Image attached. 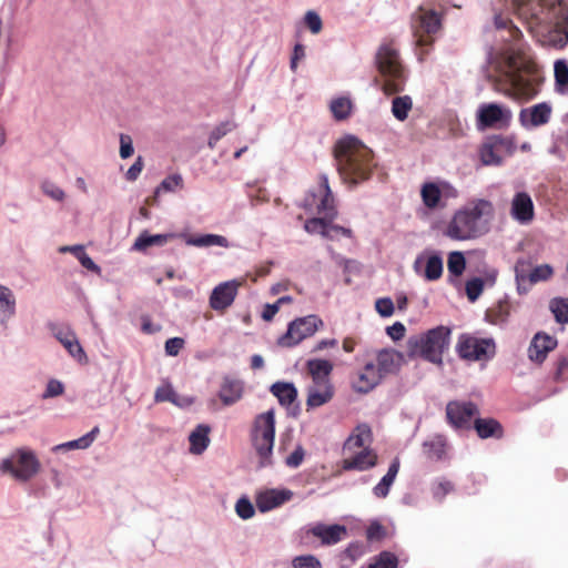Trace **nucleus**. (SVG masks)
Returning <instances> with one entry per match:
<instances>
[{"label":"nucleus","mask_w":568,"mask_h":568,"mask_svg":"<svg viewBox=\"0 0 568 568\" xmlns=\"http://www.w3.org/2000/svg\"><path fill=\"white\" fill-rule=\"evenodd\" d=\"M334 158L342 181L351 187L369 180L375 166L372 151L354 135H346L336 142Z\"/></svg>","instance_id":"obj_1"},{"label":"nucleus","mask_w":568,"mask_h":568,"mask_svg":"<svg viewBox=\"0 0 568 568\" xmlns=\"http://www.w3.org/2000/svg\"><path fill=\"white\" fill-rule=\"evenodd\" d=\"M313 206L321 217L308 219L304 224V230L310 234H321L325 239L335 240V235L329 234V224L337 216V210L328 176L325 173L318 178L317 190L310 192L305 199L304 207Z\"/></svg>","instance_id":"obj_2"},{"label":"nucleus","mask_w":568,"mask_h":568,"mask_svg":"<svg viewBox=\"0 0 568 568\" xmlns=\"http://www.w3.org/2000/svg\"><path fill=\"white\" fill-rule=\"evenodd\" d=\"M450 334L449 327L439 325L426 333L409 336L406 342V354L409 358L422 357L440 365L443 355L449 347Z\"/></svg>","instance_id":"obj_3"},{"label":"nucleus","mask_w":568,"mask_h":568,"mask_svg":"<svg viewBox=\"0 0 568 568\" xmlns=\"http://www.w3.org/2000/svg\"><path fill=\"white\" fill-rule=\"evenodd\" d=\"M275 414L273 409L257 415L251 430V444L257 457V468L273 466Z\"/></svg>","instance_id":"obj_4"},{"label":"nucleus","mask_w":568,"mask_h":568,"mask_svg":"<svg viewBox=\"0 0 568 568\" xmlns=\"http://www.w3.org/2000/svg\"><path fill=\"white\" fill-rule=\"evenodd\" d=\"M375 61L389 90L393 92L403 91L407 77L398 49L393 41L383 42L379 45Z\"/></svg>","instance_id":"obj_5"},{"label":"nucleus","mask_w":568,"mask_h":568,"mask_svg":"<svg viewBox=\"0 0 568 568\" xmlns=\"http://www.w3.org/2000/svg\"><path fill=\"white\" fill-rule=\"evenodd\" d=\"M490 207L487 201H480L471 209L457 211L448 223L445 234L458 241L475 239L480 235L478 223L484 214V207Z\"/></svg>","instance_id":"obj_6"},{"label":"nucleus","mask_w":568,"mask_h":568,"mask_svg":"<svg viewBox=\"0 0 568 568\" xmlns=\"http://www.w3.org/2000/svg\"><path fill=\"white\" fill-rule=\"evenodd\" d=\"M40 468L36 453L28 447L17 448L0 463L1 473L10 474L16 480L23 483L33 478Z\"/></svg>","instance_id":"obj_7"},{"label":"nucleus","mask_w":568,"mask_h":568,"mask_svg":"<svg viewBox=\"0 0 568 568\" xmlns=\"http://www.w3.org/2000/svg\"><path fill=\"white\" fill-rule=\"evenodd\" d=\"M458 356L467 361H487L495 356L496 344L493 338H478L462 334L456 344Z\"/></svg>","instance_id":"obj_8"},{"label":"nucleus","mask_w":568,"mask_h":568,"mask_svg":"<svg viewBox=\"0 0 568 568\" xmlns=\"http://www.w3.org/2000/svg\"><path fill=\"white\" fill-rule=\"evenodd\" d=\"M323 325V321L314 314L295 318L288 324L286 333L277 339V344L282 347H294L313 336Z\"/></svg>","instance_id":"obj_9"},{"label":"nucleus","mask_w":568,"mask_h":568,"mask_svg":"<svg viewBox=\"0 0 568 568\" xmlns=\"http://www.w3.org/2000/svg\"><path fill=\"white\" fill-rule=\"evenodd\" d=\"M513 119V112L509 108L501 104L481 103L476 112V128L479 131L487 129H506Z\"/></svg>","instance_id":"obj_10"},{"label":"nucleus","mask_w":568,"mask_h":568,"mask_svg":"<svg viewBox=\"0 0 568 568\" xmlns=\"http://www.w3.org/2000/svg\"><path fill=\"white\" fill-rule=\"evenodd\" d=\"M515 150L516 144L511 138L491 135L480 146L479 155L484 165H500L504 158L511 155Z\"/></svg>","instance_id":"obj_11"},{"label":"nucleus","mask_w":568,"mask_h":568,"mask_svg":"<svg viewBox=\"0 0 568 568\" xmlns=\"http://www.w3.org/2000/svg\"><path fill=\"white\" fill-rule=\"evenodd\" d=\"M302 532L306 544H312L311 538L313 537L320 539L321 546H333L344 539L347 529L344 525H326L318 521L304 527Z\"/></svg>","instance_id":"obj_12"},{"label":"nucleus","mask_w":568,"mask_h":568,"mask_svg":"<svg viewBox=\"0 0 568 568\" xmlns=\"http://www.w3.org/2000/svg\"><path fill=\"white\" fill-rule=\"evenodd\" d=\"M478 414L477 405L469 400H452L446 405L447 420L456 429L469 428L471 418Z\"/></svg>","instance_id":"obj_13"},{"label":"nucleus","mask_w":568,"mask_h":568,"mask_svg":"<svg viewBox=\"0 0 568 568\" xmlns=\"http://www.w3.org/2000/svg\"><path fill=\"white\" fill-rule=\"evenodd\" d=\"M413 268L426 281H437L443 274V257L439 252L424 251L415 258Z\"/></svg>","instance_id":"obj_14"},{"label":"nucleus","mask_w":568,"mask_h":568,"mask_svg":"<svg viewBox=\"0 0 568 568\" xmlns=\"http://www.w3.org/2000/svg\"><path fill=\"white\" fill-rule=\"evenodd\" d=\"M240 283L236 280L226 281L216 285L210 296V306L214 311H224L230 307L239 291Z\"/></svg>","instance_id":"obj_15"},{"label":"nucleus","mask_w":568,"mask_h":568,"mask_svg":"<svg viewBox=\"0 0 568 568\" xmlns=\"http://www.w3.org/2000/svg\"><path fill=\"white\" fill-rule=\"evenodd\" d=\"M551 112L552 108L548 102H540L530 108L521 109L519 122L525 129L538 128L550 121Z\"/></svg>","instance_id":"obj_16"},{"label":"nucleus","mask_w":568,"mask_h":568,"mask_svg":"<svg viewBox=\"0 0 568 568\" xmlns=\"http://www.w3.org/2000/svg\"><path fill=\"white\" fill-rule=\"evenodd\" d=\"M293 495V491L286 488L266 489L257 494L256 507L261 513H267L290 501Z\"/></svg>","instance_id":"obj_17"},{"label":"nucleus","mask_w":568,"mask_h":568,"mask_svg":"<svg viewBox=\"0 0 568 568\" xmlns=\"http://www.w3.org/2000/svg\"><path fill=\"white\" fill-rule=\"evenodd\" d=\"M348 455L343 459V469L365 471L377 465V455L369 448H363L353 453H344Z\"/></svg>","instance_id":"obj_18"},{"label":"nucleus","mask_w":568,"mask_h":568,"mask_svg":"<svg viewBox=\"0 0 568 568\" xmlns=\"http://www.w3.org/2000/svg\"><path fill=\"white\" fill-rule=\"evenodd\" d=\"M50 329L53 336L65 347L72 357L78 361L85 358V353L82 346L80 345L75 334L69 327L51 324Z\"/></svg>","instance_id":"obj_19"},{"label":"nucleus","mask_w":568,"mask_h":568,"mask_svg":"<svg viewBox=\"0 0 568 568\" xmlns=\"http://www.w3.org/2000/svg\"><path fill=\"white\" fill-rule=\"evenodd\" d=\"M244 393V382L235 376L226 375L222 378L219 398L224 406H231L237 403Z\"/></svg>","instance_id":"obj_20"},{"label":"nucleus","mask_w":568,"mask_h":568,"mask_svg":"<svg viewBox=\"0 0 568 568\" xmlns=\"http://www.w3.org/2000/svg\"><path fill=\"white\" fill-rule=\"evenodd\" d=\"M511 217L520 224H528L534 219V203L527 192H517L511 201Z\"/></svg>","instance_id":"obj_21"},{"label":"nucleus","mask_w":568,"mask_h":568,"mask_svg":"<svg viewBox=\"0 0 568 568\" xmlns=\"http://www.w3.org/2000/svg\"><path fill=\"white\" fill-rule=\"evenodd\" d=\"M382 378V373L376 368V365L373 362H368L358 373V377L353 383V387L356 392L366 394L375 388L381 383Z\"/></svg>","instance_id":"obj_22"},{"label":"nucleus","mask_w":568,"mask_h":568,"mask_svg":"<svg viewBox=\"0 0 568 568\" xmlns=\"http://www.w3.org/2000/svg\"><path fill=\"white\" fill-rule=\"evenodd\" d=\"M556 345L557 341L554 337L537 333L528 348V356L532 362L541 363L545 361L548 352L552 351Z\"/></svg>","instance_id":"obj_23"},{"label":"nucleus","mask_w":568,"mask_h":568,"mask_svg":"<svg viewBox=\"0 0 568 568\" xmlns=\"http://www.w3.org/2000/svg\"><path fill=\"white\" fill-rule=\"evenodd\" d=\"M402 361V353L395 349L384 348L377 353L376 368L379 371V373H382V376L384 377L387 374L395 373L399 368Z\"/></svg>","instance_id":"obj_24"},{"label":"nucleus","mask_w":568,"mask_h":568,"mask_svg":"<svg viewBox=\"0 0 568 568\" xmlns=\"http://www.w3.org/2000/svg\"><path fill=\"white\" fill-rule=\"evenodd\" d=\"M372 430L368 425H358L355 430L348 436L343 446L344 453H353L367 448L366 444L371 442Z\"/></svg>","instance_id":"obj_25"},{"label":"nucleus","mask_w":568,"mask_h":568,"mask_svg":"<svg viewBox=\"0 0 568 568\" xmlns=\"http://www.w3.org/2000/svg\"><path fill=\"white\" fill-rule=\"evenodd\" d=\"M544 43L550 48L561 50L568 44V17L550 29L544 37Z\"/></svg>","instance_id":"obj_26"},{"label":"nucleus","mask_w":568,"mask_h":568,"mask_svg":"<svg viewBox=\"0 0 568 568\" xmlns=\"http://www.w3.org/2000/svg\"><path fill=\"white\" fill-rule=\"evenodd\" d=\"M400 460L398 457H395L387 473L382 477V479L373 487V494L377 498H386L389 494L390 487L395 483L396 476L399 471Z\"/></svg>","instance_id":"obj_27"},{"label":"nucleus","mask_w":568,"mask_h":568,"mask_svg":"<svg viewBox=\"0 0 568 568\" xmlns=\"http://www.w3.org/2000/svg\"><path fill=\"white\" fill-rule=\"evenodd\" d=\"M307 368L315 385L322 386V384H331L328 376L333 371V365L329 361L320 358L310 359L307 361Z\"/></svg>","instance_id":"obj_28"},{"label":"nucleus","mask_w":568,"mask_h":568,"mask_svg":"<svg viewBox=\"0 0 568 568\" xmlns=\"http://www.w3.org/2000/svg\"><path fill=\"white\" fill-rule=\"evenodd\" d=\"M174 237V234H151L148 231H143L134 241L132 250L138 252H144L151 246H163L170 239Z\"/></svg>","instance_id":"obj_29"},{"label":"nucleus","mask_w":568,"mask_h":568,"mask_svg":"<svg viewBox=\"0 0 568 568\" xmlns=\"http://www.w3.org/2000/svg\"><path fill=\"white\" fill-rule=\"evenodd\" d=\"M334 395L332 384H322V386L310 387L307 390L306 405L308 408L320 407L328 403Z\"/></svg>","instance_id":"obj_30"},{"label":"nucleus","mask_w":568,"mask_h":568,"mask_svg":"<svg viewBox=\"0 0 568 568\" xmlns=\"http://www.w3.org/2000/svg\"><path fill=\"white\" fill-rule=\"evenodd\" d=\"M211 428L209 425L199 424L195 429L190 434V452L195 455H201L210 444V433Z\"/></svg>","instance_id":"obj_31"},{"label":"nucleus","mask_w":568,"mask_h":568,"mask_svg":"<svg viewBox=\"0 0 568 568\" xmlns=\"http://www.w3.org/2000/svg\"><path fill=\"white\" fill-rule=\"evenodd\" d=\"M270 390L278 399V403L285 407H290L297 399V389L293 383L276 382Z\"/></svg>","instance_id":"obj_32"},{"label":"nucleus","mask_w":568,"mask_h":568,"mask_svg":"<svg viewBox=\"0 0 568 568\" xmlns=\"http://www.w3.org/2000/svg\"><path fill=\"white\" fill-rule=\"evenodd\" d=\"M477 435L485 439L489 437H501L503 427L501 425L493 418H476L474 423Z\"/></svg>","instance_id":"obj_33"},{"label":"nucleus","mask_w":568,"mask_h":568,"mask_svg":"<svg viewBox=\"0 0 568 568\" xmlns=\"http://www.w3.org/2000/svg\"><path fill=\"white\" fill-rule=\"evenodd\" d=\"M186 244L196 247H230V242L227 241V239L223 235L217 234H202L197 236H190L186 239Z\"/></svg>","instance_id":"obj_34"},{"label":"nucleus","mask_w":568,"mask_h":568,"mask_svg":"<svg viewBox=\"0 0 568 568\" xmlns=\"http://www.w3.org/2000/svg\"><path fill=\"white\" fill-rule=\"evenodd\" d=\"M510 315V305L507 301H500L493 307L488 308L485 318L494 325H505Z\"/></svg>","instance_id":"obj_35"},{"label":"nucleus","mask_w":568,"mask_h":568,"mask_svg":"<svg viewBox=\"0 0 568 568\" xmlns=\"http://www.w3.org/2000/svg\"><path fill=\"white\" fill-rule=\"evenodd\" d=\"M447 442L443 435H436L424 442V452L429 459L442 460L446 454Z\"/></svg>","instance_id":"obj_36"},{"label":"nucleus","mask_w":568,"mask_h":568,"mask_svg":"<svg viewBox=\"0 0 568 568\" xmlns=\"http://www.w3.org/2000/svg\"><path fill=\"white\" fill-rule=\"evenodd\" d=\"M418 27L427 34H435L442 28V16L435 10H426L418 17Z\"/></svg>","instance_id":"obj_37"},{"label":"nucleus","mask_w":568,"mask_h":568,"mask_svg":"<svg viewBox=\"0 0 568 568\" xmlns=\"http://www.w3.org/2000/svg\"><path fill=\"white\" fill-rule=\"evenodd\" d=\"M329 109L335 120L343 121L352 114L353 102L348 97H337L331 101Z\"/></svg>","instance_id":"obj_38"},{"label":"nucleus","mask_w":568,"mask_h":568,"mask_svg":"<svg viewBox=\"0 0 568 568\" xmlns=\"http://www.w3.org/2000/svg\"><path fill=\"white\" fill-rule=\"evenodd\" d=\"M555 89L559 94H568V63L566 60H557L554 65Z\"/></svg>","instance_id":"obj_39"},{"label":"nucleus","mask_w":568,"mask_h":568,"mask_svg":"<svg viewBox=\"0 0 568 568\" xmlns=\"http://www.w3.org/2000/svg\"><path fill=\"white\" fill-rule=\"evenodd\" d=\"M0 313L4 317H12L16 314V296L13 292L0 284Z\"/></svg>","instance_id":"obj_40"},{"label":"nucleus","mask_w":568,"mask_h":568,"mask_svg":"<svg viewBox=\"0 0 568 568\" xmlns=\"http://www.w3.org/2000/svg\"><path fill=\"white\" fill-rule=\"evenodd\" d=\"M413 101L409 95L396 97L392 101V113L398 121H404L412 110Z\"/></svg>","instance_id":"obj_41"},{"label":"nucleus","mask_w":568,"mask_h":568,"mask_svg":"<svg viewBox=\"0 0 568 568\" xmlns=\"http://www.w3.org/2000/svg\"><path fill=\"white\" fill-rule=\"evenodd\" d=\"M420 193L423 202L427 207L434 209L438 205L442 193L437 184L432 182L425 183Z\"/></svg>","instance_id":"obj_42"},{"label":"nucleus","mask_w":568,"mask_h":568,"mask_svg":"<svg viewBox=\"0 0 568 568\" xmlns=\"http://www.w3.org/2000/svg\"><path fill=\"white\" fill-rule=\"evenodd\" d=\"M549 308L558 323H568V298H552Z\"/></svg>","instance_id":"obj_43"},{"label":"nucleus","mask_w":568,"mask_h":568,"mask_svg":"<svg viewBox=\"0 0 568 568\" xmlns=\"http://www.w3.org/2000/svg\"><path fill=\"white\" fill-rule=\"evenodd\" d=\"M236 124L233 121H224L216 125L210 134L207 145L210 149H214L216 143L225 136L227 133L233 131Z\"/></svg>","instance_id":"obj_44"},{"label":"nucleus","mask_w":568,"mask_h":568,"mask_svg":"<svg viewBox=\"0 0 568 568\" xmlns=\"http://www.w3.org/2000/svg\"><path fill=\"white\" fill-rule=\"evenodd\" d=\"M466 267V260L462 252L454 251L448 255L447 268L450 275L460 276Z\"/></svg>","instance_id":"obj_45"},{"label":"nucleus","mask_w":568,"mask_h":568,"mask_svg":"<svg viewBox=\"0 0 568 568\" xmlns=\"http://www.w3.org/2000/svg\"><path fill=\"white\" fill-rule=\"evenodd\" d=\"M154 400L156 403L170 402L172 404L179 403V394L174 390L171 384H164L159 386L154 394Z\"/></svg>","instance_id":"obj_46"},{"label":"nucleus","mask_w":568,"mask_h":568,"mask_svg":"<svg viewBox=\"0 0 568 568\" xmlns=\"http://www.w3.org/2000/svg\"><path fill=\"white\" fill-rule=\"evenodd\" d=\"M397 557L389 552L383 551L378 556H376L374 562H372L368 568H397Z\"/></svg>","instance_id":"obj_47"},{"label":"nucleus","mask_w":568,"mask_h":568,"mask_svg":"<svg viewBox=\"0 0 568 568\" xmlns=\"http://www.w3.org/2000/svg\"><path fill=\"white\" fill-rule=\"evenodd\" d=\"M235 513L241 519L247 520L254 516L255 509L251 500L243 496L235 504Z\"/></svg>","instance_id":"obj_48"},{"label":"nucleus","mask_w":568,"mask_h":568,"mask_svg":"<svg viewBox=\"0 0 568 568\" xmlns=\"http://www.w3.org/2000/svg\"><path fill=\"white\" fill-rule=\"evenodd\" d=\"M484 290V280L474 277L466 282V294L470 302H476Z\"/></svg>","instance_id":"obj_49"},{"label":"nucleus","mask_w":568,"mask_h":568,"mask_svg":"<svg viewBox=\"0 0 568 568\" xmlns=\"http://www.w3.org/2000/svg\"><path fill=\"white\" fill-rule=\"evenodd\" d=\"M42 192L50 199L62 202L65 197L64 191L52 181L45 180L41 183Z\"/></svg>","instance_id":"obj_50"},{"label":"nucleus","mask_w":568,"mask_h":568,"mask_svg":"<svg viewBox=\"0 0 568 568\" xmlns=\"http://www.w3.org/2000/svg\"><path fill=\"white\" fill-rule=\"evenodd\" d=\"M64 393V385L61 381L51 378L45 385V389L41 395L42 399L58 397Z\"/></svg>","instance_id":"obj_51"},{"label":"nucleus","mask_w":568,"mask_h":568,"mask_svg":"<svg viewBox=\"0 0 568 568\" xmlns=\"http://www.w3.org/2000/svg\"><path fill=\"white\" fill-rule=\"evenodd\" d=\"M304 23L313 34H318L323 29V21L316 11L310 10L304 16Z\"/></svg>","instance_id":"obj_52"},{"label":"nucleus","mask_w":568,"mask_h":568,"mask_svg":"<svg viewBox=\"0 0 568 568\" xmlns=\"http://www.w3.org/2000/svg\"><path fill=\"white\" fill-rule=\"evenodd\" d=\"M552 275V267L548 264H542L536 266L531 272H529L528 281L529 283H538L540 281H546Z\"/></svg>","instance_id":"obj_53"},{"label":"nucleus","mask_w":568,"mask_h":568,"mask_svg":"<svg viewBox=\"0 0 568 568\" xmlns=\"http://www.w3.org/2000/svg\"><path fill=\"white\" fill-rule=\"evenodd\" d=\"M183 184V179L180 174H172L166 176L161 184L156 187V192H173Z\"/></svg>","instance_id":"obj_54"},{"label":"nucleus","mask_w":568,"mask_h":568,"mask_svg":"<svg viewBox=\"0 0 568 568\" xmlns=\"http://www.w3.org/2000/svg\"><path fill=\"white\" fill-rule=\"evenodd\" d=\"M364 552V544L361 541H353L344 549L343 556L348 558L351 561H355L361 558Z\"/></svg>","instance_id":"obj_55"},{"label":"nucleus","mask_w":568,"mask_h":568,"mask_svg":"<svg viewBox=\"0 0 568 568\" xmlns=\"http://www.w3.org/2000/svg\"><path fill=\"white\" fill-rule=\"evenodd\" d=\"M87 445L82 437L73 440H69L62 444H58L52 447L53 453H67L72 449H87Z\"/></svg>","instance_id":"obj_56"},{"label":"nucleus","mask_w":568,"mask_h":568,"mask_svg":"<svg viewBox=\"0 0 568 568\" xmlns=\"http://www.w3.org/2000/svg\"><path fill=\"white\" fill-rule=\"evenodd\" d=\"M305 450L302 445H297L295 449L285 458V465L290 468H297L302 465Z\"/></svg>","instance_id":"obj_57"},{"label":"nucleus","mask_w":568,"mask_h":568,"mask_svg":"<svg viewBox=\"0 0 568 568\" xmlns=\"http://www.w3.org/2000/svg\"><path fill=\"white\" fill-rule=\"evenodd\" d=\"M293 566L294 568H322L321 561L313 555L296 557Z\"/></svg>","instance_id":"obj_58"},{"label":"nucleus","mask_w":568,"mask_h":568,"mask_svg":"<svg viewBox=\"0 0 568 568\" xmlns=\"http://www.w3.org/2000/svg\"><path fill=\"white\" fill-rule=\"evenodd\" d=\"M375 308L382 317H389L394 313V303L389 297L378 298Z\"/></svg>","instance_id":"obj_59"},{"label":"nucleus","mask_w":568,"mask_h":568,"mask_svg":"<svg viewBox=\"0 0 568 568\" xmlns=\"http://www.w3.org/2000/svg\"><path fill=\"white\" fill-rule=\"evenodd\" d=\"M184 339L182 337H171L165 342V354L168 356H178L181 349L184 347Z\"/></svg>","instance_id":"obj_60"},{"label":"nucleus","mask_w":568,"mask_h":568,"mask_svg":"<svg viewBox=\"0 0 568 568\" xmlns=\"http://www.w3.org/2000/svg\"><path fill=\"white\" fill-rule=\"evenodd\" d=\"M494 24H495L496 29H509L510 36L513 38L520 34V30L516 26L513 24L511 20H509L508 18H505L500 14L495 16Z\"/></svg>","instance_id":"obj_61"},{"label":"nucleus","mask_w":568,"mask_h":568,"mask_svg":"<svg viewBox=\"0 0 568 568\" xmlns=\"http://www.w3.org/2000/svg\"><path fill=\"white\" fill-rule=\"evenodd\" d=\"M134 153L133 142L130 135L120 134V156L129 159Z\"/></svg>","instance_id":"obj_62"},{"label":"nucleus","mask_w":568,"mask_h":568,"mask_svg":"<svg viewBox=\"0 0 568 568\" xmlns=\"http://www.w3.org/2000/svg\"><path fill=\"white\" fill-rule=\"evenodd\" d=\"M454 486L448 480L438 481L432 489L434 498L443 500V498L453 490Z\"/></svg>","instance_id":"obj_63"},{"label":"nucleus","mask_w":568,"mask_h":568,"mask_svg":"<svg viewBox=\"0 0 568 568\" xmlns=\"http://www.w3.org/2000/svg\"><path fill=\"white\" fill-rule=\"evenodd\" d=\"M144 163L143 158L139 155L134 163L129 168L125 173V179L130 182L135 181L143 170Z\"/></svg>","instance_id":"obj_64"}]
</instances>
